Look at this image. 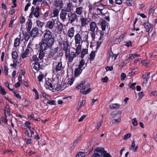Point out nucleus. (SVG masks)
<instances>
[{
    "label": "nucleus",
    "instance_id": "nucleus-40",
    "mask_svg": "<svg viewBox=\"0 0 157 157\" xmlns=\"http://www.w3.org/2000/svg\"><path fill=\"white\" fill-rule=\"evenodd\" d=\"M91 89L90 88H89L86 90H80V91L81 94L84 95H86L90 93L91 91Z\"/></svg>",
    "mask_w": 157,
    "mask_h": 157
},
{
    "label": "nucleus",
    "instance_id": "nucleus-25",
    "mask_svg": "<svg viewBox=\"0 0 157 157\" xmlns=\"http://www.w3.org/2000/svg\"><path fill=\"white\" fill-rule=\"evenodd\" d=\"M101 26L102 30L105 31L106 26V21L104 20H102L101 23Z\"/></svg>",
    "mask_w": 157,
    "mask_h": 157
},
{
    "label": "nucleus",
    "instance_id": "nucleus-27",
    "mask_svg": "<svg viewBox=\"0 0 157 157\" xmlns=\"http://www.w3.org/2000/svg\"><path fill=\"white\" fill-rule=\"evenodd\" d=\"M78 45L76 47L75 53L77 55H78L80 53L81 51L82 44H78Z\"/></svg>",
    "mask_w": 157,
    "mask_h": 157
},
{
    "label": "nucleus",
    "instance_id": "nucleus-23",
    "mask_svg": "<svg viewBox=\"0 0 157 157\" xmlns=\"http://www.w3.org/2000/svg\"><path fill=\"white\" fill-rule=\"evenodd\" d=\"M22 34L24 38L23 39H21V41H23L24 40H25V41H27L29 38V35L28 32L27 33L26 32H23Z\"/></svg>",
    "mask_w": 157,
    "mask_h": 157
},
{
    "label": "nucleus",
    "instance_id": "nucleus-46",
    "mask_svg": "<svg viewBox=\"0 0 157 157\" xmlns=\"http://www.w3.org/2000/svg\"><path fill=\"white\" fill-rule=\"evenodd\" d=\"M103 42V40H99L97 42V46L96 48V52H97L98 49L101 46V43Z\"/></svg>",
    "mask_w": 157,
    "mask_h": 157
},
{
    "label": "nucleus",
    "instance_id": "nucleus-24",
    "mask_svg": "<svg viewBox=\"0 0 157 157\" xmlns=\"http://www.w3.org/2000/svg\"><path fill=\"white\" fill-rule=\"evenodd\" d=\"M59 13V10L58 9L54 10L53 12L50 15V17H56L58 16Z\"/></svg>",
    "mask_w": 157,
    "mask_h": 157
},
{
    "label": "nucleus",
    "instance_id": "nucleus-28",
    "mask_svg": "<svg viewBox=\"0 0 157 157\" xmlns=\"http://www.w3.org/2000/svg\"><path fill=\"white\" fill-rule=\"evenodd\" d=\"M12 58L15 60H17L18 58V53L16 51H13L12 52Z\"/></svg>",
    "mask_w": 157,
    "mask_h": 157
},
{
    "label": "nucleus",
    "instance_id": "nucleus-38",
    "mask_svg": "<svg viewBox=\"0 0 157 157\" xmlns=\"http://www.w3.org/2000/svg\"><path fill=\"white\" fill-rule=\"evenodd\" d=\"M34 65L33 67V68L36 71H39L40 69V65L38 62H35Z\"/></svg>",
    "mask_w": 157,
    "mask_h": 157
},
{
    "label": "nucleus",
    "instance_id": "nucleus-20",
    "mask_svg": "<svg viewBox=\"0 0 157 157\" xmlns=\"http://www.w3.org/2000/svg\"><path fill=\"white\" fill-rule=\"evenodd\" d=\"M63 68L62 63L61 62H58L56 65L55 70L56 72L57 73L59 71L62 70Z\"/></svg>",
    "mask_w": 157,
    "mask_h": 157
},
{
    "label": "nucleus",
    "instance_id": "nucleus-1",
    "mask_svg": "<svg viewBox=\"0 0 157 157\" xmlns=\"http://www.w3.org/2000/svg\"><path fill=\"white\" fill-rule=\"evenodd\" d=\"M54 42V39L52 33L49 30H46L44 34V39L42 40L40 45L44 47L49 48L52 46Z\"/></svg>",
    "mask_w": 157,
    "mask_h": 157
},
{
    "label": "nucleus",
    "instance_id": "nucleus-41",
    "mask_svg": "<svg viewBox=\"0 0 157 157\" xmlns=\"http://www.w3.org/2000/svg\"><path fill=\"white\" fill-rule=\"evenodd\" d=\"M32 25V22L31 20H29L28 23V28L27 31L28 32H30Z\"/></svg>",
    "mask_w": 157,
    "mask_h": 157
},
{
    "label": "nucleus",
    "instance_id": "nucleus-32",
    "mask_svg": "<svg viewBox=\"0 0 157 157\" xmlns=\"http://www.w3.org/2000/svg\"><path fill=\"white\" fill-rule=\"evenodd\" d=\"M119 105L117 103L112 104L109 105V108L112 110L117 109L119 107Z\"/></svg>",
    "mask_w": 157,
    "mask_h": 157
},
{
    "label": "nucleus",
    "instance_id": "nucleus-49",
    "mask_svg": "<svg viewBox=\"0 0 157 157\" xmlns=\"http://www.w3.org/2000/svg\"><path fill=\"white\" fill-rule=\"evenodd\" d=\"M0 89L1 94L3 95H6V92L4 89V88L1 86H0Z\"/></svg>",
    "mask_w": 157,
    "mask_h": 157
},
{
    "label": "nucleus",
    "instance_id": "nucleus-4",
    "mask_svg": "<svg viewBox=\"0 0 157 157\" xmlns=\"http://www.w3.org/2000/svg\"><path fill=\"white\" fill-rule=\"evenodd\" d=\"M77 54L74 52H68L67 53H65V56L66 58L67 59L68 62L71 63L73 61L74 59L76 56Z\"/></svg>",
    "mask_w": 157,
    "mask_h": 157
},
{
    "label": "nucleus",
    "instance_id": "nucleus-43",
    "mask_svg": "<svg viewBox=\"0 0 157 157\" xmlns=\"http://www.w3.org/2000/svg\"><path fill=\"white\" fill-rule=\"evenodd\" d=\"M90 86V84L87 82H86L84 81V84L82 85V88L80 90H85L86 89L89 88Z\"/></svg>",
    "mask_w": 157,
    "mask_h": 157
},
{
    "label": "nucleus",
    "instance_id": "nucleus-42",
    "mask_svg": "<svg viewBox=\"0 0 157 157\" xmlns=\"http://www.w3.org/2000/svg\"><path fill=\"white\" fill-rule=\"evenodd\" d=\"M7 117H1V120L0 121V123L2 124L1 122L4 123L5 124H8V119H7Z\"/></svg>",
    "mask_w": 157,
    "mask_h": 157
},
{
    "label": "nucleus",
    "instance_id": "nucleus-18",
    "mask_svg": "<svg viewBox=\"0 0 157 157\" xmlns=\"http://www.w3.org/2000/svg\"><path fill=\"white\" fill-rule=\"evenodd\" d=\"M74 32L75 29L74 27H71L68 30L67 33L68 36L70 38L74 36Z\"/></svg>",
    "mask_w": 157,
    "mask_h": 157
},
{
    "label": "nucleus",
    "instance_id": "nucleus-50",
    "mask_svg": "<svg viewBox=\"0 0 157 157\" xmlns=\"http://www.w3.org/2000/svg\"><path fill=\"white\" fill-rule=\"evenodd\" d=\"M96 2H95L93 4V5H92L90 3L88 7H89V11L90 12H91V11L92 10V9L93 7V6H95L96 5Z\"/></svg>",
    "mask_w": 157,
    "mask_h": 157
},
{
    "label": "nucleus",
    "instance_id": "nucleus-34",
    "mask_svg": "<svg viewBox=\"0 0 157 157\" xmlns=\"http://www.w3.org/2000/svg\"><path fill=\"white\" fill-rule=\"evenodd\" d=\"M29 49H26L24 52L21 55V57L22 59H25L29 53Z\"/></svg>",
    "mask_w": 157,
    "mask_h": 157
},
{
    "label": "nucleus",
    "instance_id": "nucleus-45",
    "mask_svg": "<svg viewBox=\"0 0 157 157\" xmlns=\"http://www.w3.org/2000/svg\"><path fill=\"white\" fill-rule=\"evenodd\" d=\"M121 120V117H117V119H115L112 120L111 122L113 124L118 123L120 122Z\"/></svg>",
    "mask_w": 157,
    "mask_h": 157
},
{
    "label": "nucleus",
    "instance_id": "nucleus-12",
    "mask_svg": "<svg viewBox=\"0 0 157 157\" xmlns=\"http://www.w3.org/2000/svg\"><path fill=\"white\" fill-rule=\"evenodd\" d=\"M67 15V12L66 10L63 9L61 10L60 14V19L63 21H65L66 20V16Z\"/></svg>",
    "mask_w": 157,
    "mask_h": 157
},
{
    "label": "nucleus",
    "instance_id": "nucleus-6",
    "mask_svg": "<svg viewBox=\"0 0 157 157\" xmlns=\"http://www.w3.org/2000/svg\"><path fill=\"white\" fill-rule=\"evenodd\" d=\"M47 48L46 47H44L42 45L40 44V51L39 54L38 58L40 60H41L44 58L45 56V52H44L45 50L47 49Z\"/></svg>",
    "mask_w": 157,
    "mask_h": 157
},
{
    "label": "nucleus",
    "instance_id": "nucleus-29",
    "mask_svg": "<svg viewBox=\"0 0 157 157\" xmlns=\"http://www.w3.org/2000/svg\"><path fill=\"white\" fill-rule=\"evenodd\" d=\"M140 55L139 54H130L129 55V56L128 57V59H127V60H130L131 59H134L136 57H139L140 56Z\"/></svg>",
    "mask_w": 157,
    "mask_h": 157
},
{
    "label": "nucleus",
    "instance_id": "nucleus-62",
    "mask_svg": "<svg viewBox=\"0 0 157 157\" xmlns=\"http://www.w3.org/2000/svg\"><path fill=\"white\" fill-rule=\"evenodd\" d=\"M13 93L14 94V96L17 98L21 99V95L19 94H17L16 93L14 90V91H13Z\"/></svg>",
    "mask_w": 157,
    "mask_h": 157
},
{
    "label": "nucleus",
    "instance_id": "nucleus-9",
    "mask_svg": "<svg viewBox=\"0 0 157 157\" xmlns=\"http://www.w3.org/2000/svg\"><path fill=\"white\" fill-rule=\"evenodd\" d=\"M44 86L46 89H49L51 88L52 90H53L54 87L52 85V82L51 79H48V81H46L45 82Z\"/></svg>",
    "mask_w": 157,
    "mask_h": 157
},
{
    "label": "nucleus",
    "instance_id": "nucleus-57",
    "mask_svg": "<svg viewBox=\"0 0 157 157\" xmlns=\"http://www.w3.org/2000/svg\"><path fill=\"white\" fill-rule=\"evenodd\" d=\"M119 54V53H118L117 54H114L113 52H111L110 54V56H112L114 58V60H115L117 58L118 55Z\"/></svg>",
    "mask_w": 157,
    "mask_h": 157
},
{
    "label": "nucleus",
    "instance_id": "nucleus-36",
    "mask_svg": "<svg viewBox=\"0 0 157 157\" xmlns=\"http://www.w3.org/2000/svg\"><path fill=\"white\" fill-rule=\"evenodd\" d=\"M88 49H83L82 51L81 52V55L80 57L83 59L85 55L87 54L88 53Z\"/></svg>",
    "mask_w": 157,
    "mask_h": 157
},
{
    "label": "nucleus",
    "instance_id": "nucleus-30",
    "mask_svg": "<svg viewBox=\"0 0 157 157\" xmlns=\"http://www.w3.org/2000/svg\"><path fill=\"white\" fill-rule=\"evenodd\" d=\"M96 52V50L95 51H92L90 54L89 59L90 61H92L94 60L95 57V53Z\"/></svg>",
    "mask_w": 157,
    "mask_h": 157
},
{
    "label": "nucleus",
    "instance_id": "nucleus-14",
    "mask_svg": "<svg viewBox=\"0 0 157 157\" xmlns=\"http://www.w3.org/2000/svg\"><path fill=\"white\" fill-rule=\"evenodd\" d=\"M47 27L50 29H52L53 28L55 25V20L52 19L48 21L47 23Z\"/></svg>",
    "mask_w": 157,
    "mask_h": 157
},
{
    "label": "nucleus",
    "instance_id": "nucleus-37",
    "mask_svg": "<svg viewBox=\"0 0 157 157\" xmlns=\"http://www.w3.org/2000/svg\"><path fill=\"white\" fill-rule=\"evenodd\" d=\"M82 137V136L81 135L79 136L78 137H77L76 139L75 140V142H74L73 144L72 145L71 147H73L74 148L75 145V144H76L78 143L79 141L81 140V138Z\"/></svg>",
    "mask_w": 157,
    "mask_h": 157
},
{
    "label": "nucleus",
    "instance_id": "nucleus-39",
    "mask_svg": "<svg viewBox=\"0 0 157 157\" xmlns=\"http://www.w3.org/2000/svg\"><path fill=\"white\" fill-rule=\"evenodd\" d=\"M151 73L150 72H145L144 74L142 75V78L144 79H149L150 78V75Z\"/></svg>",
    "mask_w": 157,
    "mask_h": 157
},
{
    "label": "nucleus",
    "instance_id": "nucleus-54",
    "mask_svg": "<svg viewBox=\"0 0 157 157\" xmlns=\"http://www.w3.org/2000/svg\"><path fill=\"white\" fill-rule=\"evenodd\" d=\"M24 141L26 142V144L27 145L32 143L31 139L30 138L28 139L26 138L24 140Z\"/></svg>",
    "mask_w": 157,
    "mask_h": 157
},
{
    "label": "nucleus",
    "instance_id": "nucleus-48",
    "mask_svg": "<svg viewBox=\"0 0 157 157\" xmlns=\"http://www.w3.org/2000/svg\"><path fill=\"white\" fill-rule=\"evenodd\" d=\"M85 62L84 60L82 59L79 62V63L78 67L82 69V67L84 65Z\"/></svg>",
    "mask_w": 157,
    "mask_h": 157
},
{
    "label": "nucleus",
    "instance_id": "nucleus-35",
    "mask_svg": "<svg viewBox=\"0 0 157 157\" xmlns=\"http://www.w3.org/2000/svg\"><path fill=\"white\" fill-rule=\"evenodd\" d=\"M127 34V32H124L123 34H121L119 37L118 39H117L116 40H118V41L119 40H120V41H119V42H120L121 41H123V40L124 39L125 37V36Z\"/></svg>",
    "mask_w": 157,
    "mask_h": 157
},
{
    "label": "nucleus",
    "instance_id": "nucleus-10",
    "mask_svg": "<svg viewBox=\"0 0 157 157\" xmlns=\"http://www.w3.org/2000/svg\"><path fill=\"white\" fill-rule=\"evenodd\" d=\"M39 29L37 27H34L31 31L30 35L31 37L35 38L38 33Z\"/></svg>",
    "mask_w": 157,
    "mask_h": 157
},
{
    "label": "nucleus",
    "instance_id": "nucleus-15",
    "mask_svg": "<svg viewBox=\"0 0 157 157\" xmlns=\"http://www.w3.org/2000/svg\"><path fill=\"white\" fill-rule=\"evenodd\" d=\"M85 67H83L82 69L79 68L78 67L76 68L75 70V76L76 77L78 76L82 72L83 69H84Z\"/></svg>",
    "mask_w": 157,
    "mask_h": 157
},
{
    "label": "nucleus",
    "instance_id": "nucleus-3",
    "mask_svg": "<svg viewBox=\"0 0 157 157\" xmlns=\"http://www.w3.org/2000/svg\"><path fill=\"white\" fill-rule=\"evenodd\" d=\"M94 151L96 155L95 157H112L110 154L107 153L103 147H96Z\"/></svg>",
    "mask_w": 157,
    "mask_h": 157
},
{
    "label": "nucleus",
    "instance_id": "nucleus-13",
    "mask_svg": "<svg viewBox=\"0 0 157 157\" xmlns=\"http://www.w3.org/2000/svg\"><path fill=\"white\" fill-rule=\"evenodd\" d=\"M86 150H85L83 152H78L79 155L82 157H84L85 155L89 154L93 150V148L92 147L89 151H86Z\"/></svg>",
    "mask_w": 157,
    "mask_h": 157
},
{
    "label": "nucleus",
    "instance_id": "nucleus-52",
    "mask_svg": "<svg viewBox=\"0 0 157 157\" xmlns=\"http://www.w3.org/2000/svg\"><path fill=\"white\" fill-rule=\"evenodd\" d=\"M41 96H42L43 97L47 98L48 100V99L47 98V97H50V96L48 95V94H46L45 92L44 91H43L41 92Z\"/></svg>",
    "mask_w": 157,
    "mask_h": 157
},
{
    "label": "nucleus",
    "instance_id": "nucleus-21",
    "mask_svg": "<svg viewBox=\"0 0 157 157\" xmlns=\"http://www.w3.org/2000/svg\"><path fill=\"white\" fill-rule=\"evenodd\" d=\"M40 9L39 6H36L35 11L33 12V15L36 18H38L40 16L39 11Z\"/></svg>",
    "mask_w": 157,
    "mask_h": 157
},
{
    "label": "nucleus",
    "instance_id": "nucleus-19",
    "mask_svg": "<svg viewBox=\"0 0 157 157\" xmlns=\"http://www.w3.org/2000/svg\"><path fill=\"white\" fill-rule=\"evenodd\" d=\"M20 38H17L14 40V47L16 48L17 46H19L20 44V41L21 40V34H20L19 35Z\"/></svg>",
    "mask_w": 157,
    "mask_h": 157
},
{
    "label": "nucleus",
    "instance_id": "nucleus-55",
    "mask_svg": "<svg viewBox=\"0 0 157 157\" xmlns=\"http://www.w3.org/2000/svg\"><path fill=\"white\" fill-rule=\"evenodd\" d=\"M56 54L55 52L52 50L49 54V56L52 58H55V55Z\"/></svg>",
    "mask_w": 157,
    "mask_h": 157
},
{
    "label": "nucleus",
    "instance_id": "nucleus-5",
    "mask_svg": "<svg viewBox=\"0 0 157 157\" xmlns=\"http://www.w3.org/2000/svg\"><path fill=\"white\" fill-rule=\"evenodd\" d=\"M68 22L73 23L76 20H78L77 16L75 13H71L68 14Z\"/></svg>",
    "mask_w": 157,
    "mask_h": 157
},
{
    "label": "nucleus",
    "instance_id": "nucleus-60",
    "mask_svg": "<svg viewBox=\"0 0 157 157\" xmlns=\"http://www.w3.org/2000/svg\"><path fill=\"white\" fill-rule=\"evenodd\" d=\"M132 0H126V4L128 6H131L132 5Z\"/></svg>",
    "mask_w": 157,
    "mask_h": 157
},
{
    "label": "nucleus",
    "instance_id": "nucleus-16",
    "mask_svg": "<svg viewBox=\"0 0 157 157\" xmlns=\"http://www.w3.org/2000/svg\"><path fill=\"white\" fill-rule=\"evenodd\" d=\"M6 109L4 110L5 116L7 117V116H10L11 115L10 108L9 107L8 105H6L5 106Z\"/></svg>",
    "mask_w": 157,
    "mask_h": 157
},
{
    "label": "nucleus",
    "instance_id": "nucleus-8",
    "mask_svg": "<svg viewBox=\"0 0 157 157\" xmlns=\"http://www.w3.org/2000/svg\"><path fill=\"white\" fill-rule=\"evenodd\" d=\"M143 26L146 31L148 32L149 34L150 30L151 28H153V25L147 21L144 22Z\"/></svg>",
    "mask_w": 157,
    "mask_h": 157
},
{
    "label": "nucleus",
    "instance_id": "nucleus-58",
    "mask_svg": "<svg viewBox=\"0 0 157 157\" xmlns=\"http://www.w3.org/2000/svg\"><path fill=\"white\" fill-rule=\"evenodd\" d=\"M138 95L139 96L138 99L140 100L144 96V94L143 92H141L139 93L138 94Z\"/></svg>",
    "mask_w": 157,
    "mask_h": 157
},
{
    "label": "nucleus",
    "instance_id": "nucleus-17",
    "mask_svg": "<svg viewBox=\"0 0 157 157\" xmlns=\"http://www.w3.org/2000/svg\"><path fill=\"white\" fill-rule=\"evenodd\" d=\"M90 30L92 32L95 31L96 28H97V29H98L96 24L94 21H92L90 23Z\"/></svg>",
    "mask_w": 157,
    "mask_h": 157
},
{
    "label": "nucleus",
    "instance_id": "nucleus-61",
    "mask_svg": "<svg viewBox=\"0 0 157 157\" xmlns=\"http://www.w3.org/2000/svg\"><path fill=\"white\" fill-rule=\"evenodd\" d=\"M124 45L128 47H129L130 46L132 47V44L131 41L129 40L128 42H126V43Z\"/></svg>",
    "mask_w": 157,
    "mask_h": 157
},
{
    "label": "nucleus",
    "instance_id": "nucleus-56",
    "mask_svg": "<svg viewBox=\"0 0 157 157\" xmlns=\"http://www.w3.org/2000/svg\"><path fill=\"white\" fill-rule=\"evenodd\" d=\"M33 61L35 62H38L39 60V58L37 57L36 55H34L32 57Z\"/></svg>",
    "mask_w": 157,
    "mask_h": 157
},
{
    "label": "nucleus",
    "instance_id": "nucleus-31",
    "mask_svg": "<svg viewBox=\"0 0 157 157\" xmlns=\"http://www.w3.org/2000/svg\"><path fill=\"white\" fill-rule=\"evenodd\" d=\"M109 15L110 14L107 11L105 13H103L102 15H101L105 16V17H104V19H106L107 21L109 22L110 20Z\"/></svg>",
    "mask_w": 157,
    "mask_h": 157
},
{
    "label": "nucleus",
    "instance_id": "nucleus-11",
    "mask_svg": "<svg viewBox=\"0 0 157 157\" xmlns=\"http://www.w3.org/2000/svg\"><path fill=\"white\" fill-rule=\"evenodd\" d=\"M121 111L117 112H113L110 114V117L111 119L114 118L121 117Z\"/></svg>",
    "mask_w": 157,
    "mask_h": 157
},
{
    "label": "nucleus",
    "instance_id": "nucleus-63",
    "mask_svg": "<svg viewBox=\"0 0 157 157\" xmlns=\"http://www.w3.org/2000/svg\"><path fill=\"white\" fill-rule=\"evenodd\" d=\"M132 124L134 126H136L137 125V122L136 118H134L132 119Z\"/></svg>",
    "mask_w": 157,
    "mask_h": 157
},
{
    "label": "nucleus",
    "instance_id": "nucleus-53",
    "mask_svg": "<svg viewBox=\"0 0 157 157\" xmlns=\"http://www.w3.org/2000/svg\"><path fill=\"white\" fill-rule=\"evenodd\" d=\"M84 81H82L80 84H77V86H76V88L78 90L80 89L81 88V87L82 86V85L84 84Z\"/></svg>",
    "mask_w": 157,
    "mask_h": 157
},
{
    "label": "nucleus",
    "instance_id": "nucleus-51",
    "mask_svg": "<svg viewBox=\"0 0 157 157\" xmlns=\"http://www.w3.org/2000/svg\"><path fill=\"white\" fill-rule=\"evenodd\" d=\"M100 36L99 39V40H103L104 39V32H102V31H101L100 33Z\"/></svg>",
    "mask_w": 157,
    "mask_h": 157
},
{
    "label": "nucleus",
    "instance_id": "nucleus-2",
    "mask_svg": "<svg viewBox=\"0 0 157 157\" xmlns=\"http://www.w3.org/2000/svg\"><path fill=\"white\" fill-rule=\"evenodd\" d=\"M75 44H82L83 42H87L88 39V34L85 32L80 31L77 33L75 36Z\"/></svg>",
    "mask_w": 157,
    "mask_h": 157
},
{
    "label": "nucleus",
    "instance_id": "nucleus-59",
    "mask_svg": "<svg viewBox=\"0 0 157 157\" xmlns=\"http://www.w3.org/2000/svg\"><path fill=\"white\" fill-rule=\"evenodd\" d=\"M126 74L124 73H121V79L122 81H124L125 78H126Z\"/></svg>",
    "mask_w": 157,
    "mask_h": 157
},
{
    "label": "nucleus",
    "instance_id": "nucleus-22",
    "mask_svg": "<svg viewBox=\"0 0 157 157\" xmlns=\"http://www.w3.org/2000/svg\"><path fill=\"white\" fill-rule=\"evenodd\" d=\"M87 18H84V17H82L80 18V20L81 24V26L82 27L85 26L87 24Z\"/></svg>",
    "mask_w": 157,
    "mask_h": 157
},
{
    "label": "nucleus",
    "instance_id": "nucleus-26",
    "mask_svg": "<svg viewBox=\"0 0 157 157\" xmlns=\"http://www.w3.org/2000/svg\"><path fill=\"white\" fill-rule=\"evenodd\" d=\"M82 10L83 7H82L76 8L75 9V13L77 14L81 15L83 12Z\"/></svg>",
    "mask_w": 157,
    "mask_h": 157
},
{
    "label": "nucleus",
    "instance_id": "nucleus-7",
    "mask_svg": "<svg viewBox=\"0 0 157 157\" xmlns=\"http://www.w3.org/2000/svg\"><path fill=\"white\" fill-rule=\"evenodd\" d=\"M63 50L65 51V53L70 51V45L68 41H64L63 43Z\"/></svg>",
    "mask_w": 157,
    "mask_h": 157
},
{
    "label": "nucleus",
    "instance_id": "nucleus-47",
    "mask_svg": "<svg viewBox=\"0 0 157 157\" xmlns=\"http://www.w3.org/2000/svg\"><path fill=\"white\" fill-rule=\"evenodd\" d=\"M36 23L37 24V25L40 28H42L43 26L44 25V23L43 22H42L39 20L36 21Z\"/></svg>",
    "mask_w": 157,
    "mask_h": 157
},
{
    "label": "nucleus",
    "instance_id": "nucleus-64",
    "mask_svg": "<svg viewBox=\"0 0 157 157\" xmlns=\"http://www.w3.org/2000/svg\"><path fill=\"white\" fill-rule=\"evenodd\" d=\"M141 63L143 64V65L147 66L148 63L147 62V60L144 59L141 61Z\"/></svg>",
    "mask_w": 157,
    "mask_h": 157
},
{
    "label": "nucleus",
    "instance_id": "nucleus-44",
    "mask_svg": "<svg viewBox=\"0 0 157 157\" xmlns=\"http://www.w3.org/2000/svg\"><path fill=\"white\" fill-rule=\"evenodd\" d=\"M71 6L72 5L70 3H68L67 4L66 7V10H66L67 12H71L72 10Z\"/></svg>",
    "mask_w": 157,
    "mask_h": 157
},
{
    "label": "nucleus",
    "instance_id": "nucleus-33",
    "mask_svg": "<svg viewBox=\"0 0 157 157\" xmlns=\"http://www.w3.org/2000/svg\"><path fill=\"white\" fill-rule=\"evenodd\" d=\"M56 7H59L60 9L63 8V2L62 0H59L56 2Z\"/></svg>",
    "mask_w": 157,
    "mask_h": 157
}]
</instances>
